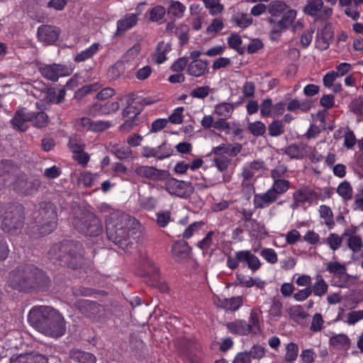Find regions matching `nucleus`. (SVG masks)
<instances>
[{"mask_svg":"<svg viewBox=\"0 0 363 363\" xmlns=\"http://www.w3.org/2000/svg\"><path fill=\"white\" fill-rule=\"evenodd\" d=\"M28 321L38 332L53 338L60 337L66 332L63 315L51 306H33L28 313Z\"/></svg>","mask_w":363,"mask_h":363,"instance_id":"f257e3e1","label":"nucleus"},{"mask_svg":"<svg viewBox=\"0 0 363 363\" xmlns=\"http://www.w3.org/2000/svg\"><path fill=\"white\" fill-rule=\"evenodd\" d=\"M134 222L135 219L124 212L112 213L106 219L108 240L125 251L133 248L134 242L129 235V231Z\"/></svg>","mask_w":363,"mask_h":363,"instance_id":"f03ea898","label":"nucleus"},{"mask_svg":"<svg viewBox=\"0 0 363 363\" xmlns=\"http://www.w3.org/2000/svg\"><path fill=\"white\" fill-rule=\"evenodd\" d=\"M48 255L57 264L71 269H79L84 263V247L76 240H65L55 243Z\"/></svg>","mask_w":363,"mask_h":363,"instance_id":"7ed1b4c3","label":"nucleus"},{"mask_svg":"<svg viewBox=\"0 0 363 363\" xmlns=\"http://www.w3.org/2000/svg\"><path fill=\"white\" fill-rule=\"evenodd\" d=\"M0 216L1 228L4 233L11 235L21 233L26 220L25 207L23 204L17 202L9 203Z\"/></svg>","mask_w":363,"mask_h":363,"instance_id":"20e7f679","label":"nucleus"},{"mask_svg":"<svg viewBox=\"0 0 363 363\" xmlns=\"http://www.w3.org/2000/svg\"><path fill=\"white\" fill-rule=\"evenodd\" d=\"M35 223L31 228L38 236H45L52 233L57 227V215L56 207L50 201L40 203Z\"/></svg>","mask_w":363,"mask_h":363,"instance_id":"39448f33","label":"nucleus"},{"mask_svg":"<svg viewBox=\"0 0 363 363\" xmlns=\"http://www.w3.org/2000/svg\"><path fill=\"white\" fill-rule=\"evenodd\" d=\"M74 308L92 323H104L109 318V311L105 306L89 299H79Z\"/></svg>","mask_w":363,"mask_h":363,"instance_id":"423d86ee","label":"nucleus"},{"mask_svg":"<svg viewBox=\"0 0 363 363\" xmlns=\"http://www.w3.org/2000/svg\"><path fill=\"white\" fill-rule=\"evenodd\" d=\"M72 225L79 233L88 237H97L103 230L100 219L92 212L84 211L73 218Z\"/></svg>","mask_w":363,"mask_h":363,"instance_id":"0eeeda50","label":"nucleus"},{"mask_svg":"<svg viewBox=\"0 0 363 363\" xmlns=\"http://www.w3.org/2000/svg\"><path fill=\"white\" fill-rule=\"evenodd\" d=\"M7 285L18 292L31 294L30 264L18 266L11 270L8 274Z\"/></svg>","mask_w":363,"mask_h":363,"instance_id":"6e6552de","label":"nucleus"},{"mask_svg":"<svg viewBox=\"0 0 363 363\" xmlns=\"http://www.w3.org/2000/svg\"><path fill=\"white\" fill-rule=\"evenodd\" d=\"M40 184L38 179L29 180L27 174L19 169L18 172L13 176L11 185L16 194L21 196H28L37 193Z\"/></svg>","mask_w":363,"mask_h":363,"instance_id":"1a4fd4ad","label":"nucleus"},{"mask_svg":"<svg viewBox=\"0 0 363 363\" xmlns=\"http://www.w3.org/2000/svg\"><path fill=\"white\" fill-rule=\"evenodd\" d=\"M31 293L46 292L52 286V281L43 269L30 264Z\"/></svg>","mask_w":363,"mask_h":363,"instance_id":"9d476101","label":"nucleus"},{"mask_svg":"<svg viewBox=\"0 0 363 363\" xmlns=\"http://www.w3.org/2000/svg\"><path fill=\"white\" fill-rule=\"evenodd\" d=\"M303 11L315 19L328 20L333 15V9L325 6L323 0H307Z\"/></svg>","mask_w":363,"mask_h":363,"instance_id":"9b49d317","label":"nucleus"},{"mask_svg":"<svg viewBox=\"0 0 363 363\" xmlns=\"http://www.w3.org/2000/svg\"><path fill=\"white\" fill-rule=\"evenodd\" d=\"M165 189L172 195L187 199L194 191V187L189 182L169 178L165 182Z\"/></svg>","mask_w":363,"mask_h":363,"instance_id":"f8f14e48","label":"nucleus"},{"mask_svg":"<svg viewBox=\"0 0 363 363\" xmlns=\"http://www.w3.org/2000/svg\"><path fill=\"white\" fill-rule=\"evenodd\" d=\"M39 72L45 78L56 82L60 77L70 75L72 69L67 65L61 64H41L39 66Z\"/></svg>","mask_w":363,"mask_h":363,"instance_id":"ddd939ff","label":"nucleus"},{"mask_svg":"<svg viewBox=\"0 0 363 363\" xmlns=\"http://www.w3.org/2000/svg\"><path fill=\"white\" fill-rule=\"evenodd\" d=\"M126 107L124 108L123 112H125L126 114H140L143 111L145 105L152 104L160 100V99H152L151 97H146L143 99H139L135 97L133 93L130 94L125 97Z\"/></svg>","mask_w":363,"mask_h":363,"instance_id":"4468645a","label":"nucleus"},{"mask_svg":"<svg viewBox=\"0 0 363 363\" xmlns=\"http://www.w3.org/2000/svg\"><path fill=\"white\" fill-rule=\"evenodd\" d=\"M334 32L330 24H325L323 28L318 29L315 36V48L320 51L327 50L333 43Z\"/></svg>","mask_w":363,"mask_h":363,"instance_id":"2eb2a0df","label":"nucleus"},{"mask_svg":"<svg viewBox=\"0 0 363 363\" xmlns=\"http://www.w3.org/2000/svg\"><path fill=\"white\" fill-rule=\"evenodd\" d=\"M135 172L137 175L153 181H163L169 176L168 171L152 166H140L136 167Z\"/></svg>","mask_w":363,"mask_h":363,"instance_id":"dca6fc26","label":"nucleus"},{"mask_svg":"<svg viewBox=\"0 0 363 363\" xmlns=\"http://www.w3.org/2000/svg\"><path fill=\"white\" fill-rule=\"evenodd\" d=\"M60 34V29L50 25H41L37 31L38 40L47 45L54 44L58 40Z\"/></svg>","mask_w":363,"mask_h":363,"instance_id":"f3484780","label":"nucleus"},{"mask_svg":"<svg viewBox=\"0 0 363 363\" xmlns=\"http://www.w3.org/2000/svg\"><path fill=\"white\" fill-rule=\"evenodd\" d=\"M254 93L255 92H243L242 95L239 96L238 101H233V97L235 96L232 95L229 99L230 102L223 103L217 105L216 106L215 111L219 116H223L225 117L229 116L234 106L242 104L244 102L245 98L253 97Z\"/></svg>","mask_w":363,"mask_h":363,"instance_id":"a211bd4d","label":"nucleus"},{"mask_svg":"<svg viewBox=\"0 0 363 363\" xmlns=\"http://www.w3.org/2000/svg\"><path fill=\"white\" fill-rule=\"evenodd\" d=\"M138 21V14L127 13L123 18L119 19L116 22V30L115 35L120 36L128 30L136 26Z\"/></svg>","mask_w":363,"mask_h":363,"instance_id":"6ab92c4d","label":"nucleus"},{"mask_svg":"<svg viewBox=\"0 0 363 363\" xmlns=\"http://www.w3.org/2000/svg\"><path fill=\"white\" fill-rule=\"evenodd\" d=\"M172 252L176 261L182 262L189 258L191 248L189 246L187 242L184 240H179L173 244Z\"/></svg>","mask_w":363,"mask_h":363,"instance_id":"aec40b11","label":"nucleus"},{"mask_svg":"<svg viewBox=\"0 0 363 363\" xmlns=\"http://www.w3.org/2000/svg\"><path fill=\"white\" fill-rule=\"evenodd\" d=\"M69 363H96V357L87 352L79 349H72L69 352Z\"/></svg>","mask_w":363,"mask_h":363,"instance_id":"412c9836","label":"nucleus"},{"mask_svg":"<svg viewBox=\"0 0 363 363\" xmlns=\"http://www.w3.org/2000/svg\"><path fill=\"white\" fill-rule=\"evenodd\" d=\"M30 120L28 113H25L23 108L18 109L14 113V116L11 120L12 127L15 130L24 132L27 130L28 125L26 122Z\"/></svg>","mask_w":363,"mask_h":363,"instance_id":"4be33fe9","label":"nucleus"},{"mask_svg":"<svg viewBox=\"0 0 363 363\" xmlns=\"http://www.w3.org/2000/svg\"><path fill=\"white\" fill-rule=\"evenodd\" d=\"M294 201L297 203L312 202L318 199V194L308 187L301 188L294 193Z\"/></svg>","mask_w":363,"mask_h":363,"instance_id":"5701e85b","label":"nucleus"},{"mask_svg":"<svg viewBox=\"0 0 363 363\" xmlns=\"http://www.w3.org/2000/svg\"><path fill=\"white\" fill-rule=\"evenodd\" d=\"M251 253L250 250H241L235 253V257H233L230 255H228L227 266L230 269H235L238 267L240 262L247 263L248 264Z\"/></svg>","mask_w":363,"mask_h":363,"instance_id":"b1692460","label":"nucleus"},{"mask_svg":"<svg viewBox=\"0 0 363 363\" xmlns=\"http://www.w3.org/2000/svg\"><path fill=\"white\" fill-rule=\"evenodd\" d=\"M229 331L235 335H247L250 333V326L247 325V322L243 320H236L226 324Z\"/></svg>","mask_w":363,"mask_h":363,"instance_id":"393cba45","label":"nucleus"},{"mask_svg":"<svg viewBox=\"0 0 363 363\" xmlns=\"http://www.w3.org/2000/svg\"><path fill=\"white\" fill-rule=\"evenodd\" d=\"M277 199V194L272 189H269L263 194H255L254 197V204L256 208H263L264 203L270 204Z\"/></svg>","mask_w":363,"mask_h":363,"instance_id":"a878e982","label":"nucleus"},{"mask_svg":"<svg viewBox=\"0 0 363 363\" xmlns=\"http://www.w3.org/2000/svg\"><path fill=\"white\" fill-rule=\"evenodd\" d=\"M207 66L206 60H193L188 64L186 72L191 76L201 77L206 72Z\"/></svg>","mask_w":363,"mask_h":363,"instance_id":"bb28decb","label":"nucleus"},{"mask_svg":"<svg viewBox=\"0 0 363 363\" xmlns=\"http://www.w3.org/2000/svg\"><path fill=\"white\" fill-rule=\"evenodd\" d=\"M323 84L327 89L333 87V91H341V79L338 77L335 71L326 73L323 77Z\"/></svg>","mask_w":363,"mask_h":363,"instance_id":"cd10ccee","label":"nucleus"},{"mask_svg":"<svg viewBox=\"0 0 363 363\" xmlns=\"http://www.w3.org/2000/svg\"><path fill=\"white\" fill-rule=\"evenodd\" d=\"M99 46L100 45L98 43L91 44L86 49L77 53L74 58V61L79 63L91 59L99 51Z\"/></svg>","mask_w":363,"mask_h":363,"instance_id":"c85d7f7f","label":"nucleus"},{"mask_svg":"<svg viewBox=\"0 0 363 363\" xmlns=\"http://www.w3.org/2000/svg\"><path fill=\"white\" fill-rule=\"evenodd\" d=\"M19 169V167L12 160H1L0 162V177H13L18 172Z\"/></svg>","mask_w":363,"mask_h":363,"instance_id":"c756f323","label":"nucleus"},{"mask_svg":"<svg viewBox=\"0 0 363 363\" xmlns=\"http://www.w3.org/2000/svg\"><path fill=\"white\" fill-rule=\"evenodd\" d=\"M123 117L125 118L124 123L120 125L119 129L121 131H130L134 126L139 125L142 120L139 117V114H126L123 112Z\"/></svg>","mask_w":363,"mask_h":363,"instance_id":"7c9ffc66","label":"nucleus"},{"mask_svg":"<svg viewBox=\"0 0 363 363\" xmlns=\"http://www.w3.org/2000/svg\"><path fill=\"white\" fill-rule=\"evenodd\" d=\"M109 151L121 160L129 158L133 153L129 146L118 144L111 145Z\"/></svg>","mask_w":363,"mask_h":363,"instance_id":"2f4dec72","label":"nucleus"},{"mask_svg":"<svg viewBox=\"0 0 363 363\" xmlns=\"http://www.w3.org/2000/svg\"><path fill=\"white\" fill-rule=\"evenodd\" d=\"M282 14L281 18L277 23V26L282 30H286L294 23L297 13L294 9H288Z\"/></svg>","mask_w":363,"mask_h":363,"instance_id":"473e14b6","label":"nucleus"},{"mask_svg":"<svg viewBox=\"0 0 363 363\" xmlns=\"http://www.w3.org/2000/svg\"><path fill=\"white\" fill-rule=\"evenodd\" d=\"M29 118L30 121L35 127L38 128H43L45 127L48 123V116L47 113L43 111L37 113L29 112Z\"/></svg>","mask_w":363,"mask_h":363,"instance_id":"72a5a7b5","label":"nucleus"},{"mask_svg":"<svg viewBox=\"0 0 363 363\" xmlns=\"http://www.w3.org/2000/svg\"><path fill=\"white\" fill-rule=\"evenodd\" d=\"M245 226L250 228L251 236L256 238H262L268 234L264 225L258 222L256 219L251 220L250 225H246Z\"/></svg>","mask_w":363,"mask_h":363,"instance_id":"f704fd0d","label":"nucleus"},{"mask_svg":"<svg viewBox=\"0 0 363 363\" xmlns=\"http://www.w3.org/2000/svg\"><path fill=\"white\" fill-rule=\"evenodd\" d=\"M306 147V144L304 143L300 145L294 143L286 147L284 152L291 159H301L303 157L302 150H304Z\"/></svg>","mask_w":363,"mask_h":363,"instance_id":"c9c22d12","label":"nucleus"},{"mask_svg":"<svg viewBox=\"0 0 363 363\" xmlns=\"http://www.w3.org/2000/svg\"><path fill=\"white\" fill-rule=\"evenodd\" d=\"M232 21L239 28L245 29L253 23V18L248 13H236L232 17Z\"/></svg>","mask_w":363,"mask_h":363,"instance_id":"e433bc0d","label":"nucleus"},{"mask_svg":"<svg viewBox=\"0 0 363 363\" xmlns=\"http://www.w3.org/2000/svg\"><path fill=\"white\" fill-rule=\"evenodd\" d=\"M185 10L186 6L182 3L179 1L171 0L167 12L175 18H180L184 16Z\"/></svg>","mask_w":363,"mask_h":363,"instance_id":"4c0bfd02","label":"nucleus"},{"mask_svg":"<svg viewBox=\"0 0 363 363\" xmlns=\"http://www.w3.org/2000/svg\"><path fill=\"white\" fill-rule=\"evenodd\" d=\"M288 6L280 1H272L268 8L269 13L272 16H278L286 11Z\"/></svg>","mask_w":363,"mask_h":363,"instance_id":"58836bf2","label":"nucleus"},{"mask_svg":"<svg viewBox=\"0 0 363 363\" xmlns=\"http://www.w3.org/2000/svg\"><path fill=\"white\" fill-rule=\"evenodd\" d=\"M352 188L349 182L344 181L337 188V193L345 201L351 200L352 198Z\"/></svg>","mask_w":363,"mask_h":363,"instance_id":"ea45409f","label":"nucleus"},{"mask_svg":"<svg viewBox=\"0 0 363 363\" xmlns=\"http://www.w3.org/2000/svg\"><path fill=\"white\" fill-rule=\"evenodd\" d=\"M317 278L318 281L311 286L312 293L313 292L315 296H323L328 291V285L322 276L318 275Z\"/></svg>","mask_w":363,"mask_h":363,"instance_id":"a19ab883","label":"nucleus"},{"mask_svg":"<svg viewBox=\"0 0 363 363\" xmlns=\"http://www.w3.org/2000/svg\"><path fill=\"white\" fill-rule=\"evenodd\" d=\"M286 352L284 357L285 361L289 363L294 362L296 359L298 353V347L297 344L294 342H289L286 345Z\"/></svg>","mask_w":363,"mask_h":363,"instance_id":"79ce46f5","label":"nucleus"},{"mask_svg":"<svg viewBox=\"0 0 363 363\" xmlns=\"http://www.w3.org/2000/svg\"><path fill=\"white\" fill-rule=\"evenodd\" d=\"M247 129L250 133L256 137L264 135L266 132V126L262 121H257L253 123H250Z\"/></svg>","mask_w":363,"mask_h":363,"instance_id":"37998d69","label":"nucleus"},{"mask_svg":"<svg viewBox=\"0 0 363 363\" xmlns=\"http://www.w3.org/2000/svg\"><path fill=\"white\" fill-rule=\"evenodd\" d=\"M242 40L240 36L236 33L231 34L228 38V43L229 47L238 51V53L242 54L245 52V48L241 47Z\"/></svg>","mask_w":363,"mask_h":363,"instance_id":"c03bdc74","label":"nucleus"},{"mask_svg":"<svg viewBox=\"0 0 363 363\" xmlns=\"http://www.w3.org/2000/svg\"><path fill=\"white\" fill-rule=\"evenodd\" d=\"M203 2L212 16L217 15L223 10V5L220 4L219 0H203Z\"/></svg>","mask_w":363,"mask_h":363,"instance_id":"a18cd8bd","label":"nucleus"},{"mask_svg":"<svg viewBox=\"0 0 363 363\" xmlns=\"http://www.w3.org/2000/svg\"><path fill=\"white\" fill-rule=\"evenodd\" d=\"M269 135L272 137H277L284 132V125L281 121L274 120L268 125Z\"/></svg>","mask_w":363,"mask_h":363,"instance_id":"49530a36","label":"nucleus"},{"mask_svg":"<svg viewBox=\"0 0 363 363\" xmlns=\"http://www.w3.org/2000/svg\"><path fill=\"white\" fill-rule=\"evenodd\" d=\"M330 343L333 346L338 348L344 346H348L350 343L349 337L345 334H339L330 337Z\"/></svg>","mask_w":363,"mask_h":363,"instance_id":"de8ad7c7","label":"nucleus"},{"mask_svg":"<svg viewBox=\"0 0 363 363\" xmlns=\"http://www.w3.org/2000/svg\"><path fill=\"white\" fill-rule=\"evenodd\" d=\"M289 181L286 179H274L272 189L277 194L285 193L289 188Z\"/></svg>","mask_w":363,"mask_h":363,"instance_id":"09e8293b","label":"nucleus"},{"mask_svg":"<svg viewBox=\"0 0 363 363\" xmlns=\"http://www.w3.org/2000/svg\"><path fill=\"white\" fill-rule=\"evenodd\" d=\"M189 28L185 24L177 27L175 33L179 38L180 45H184L188 43L189 39Z\"/></svg>","mask_w":363,"mask_h":363,"instance_id":"8fccbe9b","label":"nucleus"},{"mask_svg":"<svg viewBox=\"0 0 363 363\" xmlns=\"http://www.w3.org/2000/svg\"><path fill=\"white\" fill-rule=\"evenodd\" d=\"M165 12L162 6H155L150 10V20L152 22H158L164 17Z\"/></svg>","mask_w":363,"mask_h":363,"instance_id":"3c124183","label":"nucleus"},{"mask_svg":"<svg viewBox=\"0 0 363 363\" xmlns=\"http://www.w3.org/2000/svg\"><path fill=\"white\" fill-rule=\"evenodd\" d=\"M98 174H92L89 172L81 173L78 177V184H83L84 186H91L94 184L95 177Z\"/></svg>","mask_w":363,"mask_h":363,"instance_id":"603ef678","label":"nucleus"},{"mask_svg":"<svg viewBox=\"0 0 363 363\" xmlns=\"http://www.w3.org/2000/svg\"><path fill=\"white\" fill-rule=\"evenodd\" d=\"M326 269L331 274L341 276L345 274L346 267L338 262H330Z\"/></svg>","mask_w":363,"mask_h":363,"instance_id":"864d4df0","label":"nucleus"},{"mask_svg":"<svg viewBox=\"0 0 363 363\" xmlns=\"http://www.w3.org/2000/svg\"><path fill=\"white\" fill-rule=\"evenodd\" d=\"M225 308L228 310L235 311L242 305V298L241 296H236L229 299H225Z\"/></svg>","mask_w":363,"mask_h":363,"instance_id":"5fc2aeb1","label":"nucleus"},{"mask_svg":"<svg viewBox=\"0 0 363 363\" xmlns=\"http://www.w3.org/2000/svg\"><path fill=\"white\" fill-rule=\"evenodd\" d=\"M347 245L349 248L354 252H359L363 246L361 237L359 235L350 237L348 239Z\"/></svg>","mask_w":363,"mask_h":363,"instance_id":"6e6d98bb","label":"nucleus"},{"mask_svg":"<svg viewBox=\"0 0 363 363\" xmlns=\"http://www.w3.org/2000/svg\"><path fill=\"white\" fill-rule=\"evenodd\" d=\"M162 48H163V41H160L157 43L155 50L153 54V60L157 64H162L167 60L166 55L162 51Z\"/></svg>","mask_w":363,"mask_h":363,"instance_id":"4d7b16f0","label":"nucleus"},{"mask_svg":"<svg viewBox=\"0 0 363 363\" xmlns=\"http://www.w3.org/2000/svg\"><path fill=\"white\" fill-rule=\"evenodd\" d=\"M213 162H215L218 169L222 172L228 169L230 160L226 156L220 155L215 157L213 159Z\"/></svg>","mask_w":363,"mask_h":363,"instance_id":"13d9d810","label":"nucleus"},{"mask_svg":"<svg viewBox=\"0 0 363 363\" xmlns=\"http://www.w3.org/2000/svg\"><path fill=\"white\" fill-rule=\"evenodd\" d=\"M224 28V23L221 18H214L211 23L207 27L206 33H217L220 32Z\"/></svg>","mask_w":363,"mask_h":363,"instance_id":"bf43d9fd","label":"nucleus"},{"mask_svg":"<svg viewBox=\"0 0 363 363\" xmlns=\"http://www.w3.org/2000/svg\"><path fill=\"white\" fill-rule=\"evenodd\" d=\"M324 323L323 318L322 315L319 313H316L313 316V320L311 325L310 326V330L313 332H318L320 331L323 328V325Z\"/></svg>","mask_w":363,"mask_h":363,"instance_id":"052dcab7","label":"nucleus"},{"mask_svg":"<svg viewBox=\"0 0 363 363\" xmlns=\"http://www.w3.org/2000/svg\"><path fill=\"white\" fill-rule=\"evenodd\" d=\"M189 60L186 57L178 58L171 66L172 71L175 72H181L188 66Z\"/></svg>","mask_w":363,"mask_h":363,"instance_id":"680f3d73","label":"nucleus"},{"mask_svg":"<svg viewBox=\"0 0 363 363\" xmlns=\"http://www.w3.org/2000/svg\"><path fill=\"white\" fill-rule=\"evenodd\" d=\"M204 225L203 221L194 222L189 225L183 233L184 238H191L194 232L198 231Z\"/></svg>","mask_w":363,"mask_h":363,"instance_id":"e2e57ef3","label":"nucleus"},{"mask_svg":"<svg viewBox=\"0 0 363 363\" xmlns=\"http://www.w3.org/2000/svg\"><path fill=\"white\" fill-rule=\"evenodd\" d=\"M342 238L335 233H331L327 238V243L333 250H337L342 244Z\"/></svg>","mask_w":363,"mask_h":363,"instance_id":"0e129e2a","label":"nucleus"},{"mask_svg":"<svg viewBox=\"0 0 363 363\" xmlns=\"http://www.w3.org/2000/svg\"><path fill=\"white\" fill-rule=\"evenodd\" d=\"M350 109L356 115H363V99L359 97L353 100L350 106Z\"/></svg>","mask_w":363,"mask_h":363,"instance_id":"69168bd1","label":"nucleus"},{"mask_svg":"<svg viewBox=\"0 0 363 363\" xmlns=\"http://www.w3.org/2000/svg\"><path fill=\"white\" fill-rule=\"evenodd\" d=\"M260 255L271 264H275L278 260L276 252L272 248L263 249Z\"/></svg>","mask_w":363,"mask_h":363,"instance_id":"338daca9","label":"nucleus"},{"mask_svg":"<svg viewBox=\"0 0 363 363\" xmlns=\"http://www.w3.org/2000/svg\"><path fill=\"white\" fill-rule=\"evenodd\" d=\"M31 358L32 353H22L12 356L9 363H32Z\"/></svg>","mask_w":363,"mask_h":363,"instance_id":"774afa93","label":"nucleus"}]
</instances>
